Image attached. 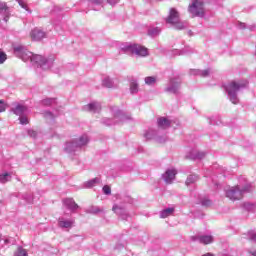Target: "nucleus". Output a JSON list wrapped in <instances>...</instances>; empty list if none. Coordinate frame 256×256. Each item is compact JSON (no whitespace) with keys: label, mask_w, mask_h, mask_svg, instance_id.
<instances>
[{"label":"nucleus","mask_w":256,"mask_h":256,"mask_svg":"<svg viewBox=\"0 0 256 256\" xmlns=\"http://www.w3.org/2000/svg\"><path fill=\"white\" fill-rule=\"evenodd\" d=\"M249 253H250V255H252V256H256V250H249Z\"/></svg>","instance_id":"nucleus-50"},{"label":"nucleus","mask_w":256,"mask_h":256,"mask_svg":"<svg viewBox=\"0 0 256 256\" xmlns=\"http://www.w3.org/2000/svg\"><path fill=\"white\" fill-rule=\"evenodd\" d=\"M101 184V178L96 177L91 180H88L83 183V188L84 189H91L92 187H95L97 185Z\"/></svg>","instance_id":"nucleus-19"},{"label":"nucleus","mask_w":256,"mask_h":256,"mask_svg":"<svg viewBox=\"0 0 256 256\" xmlns=\"http://www.w3.org/2000/svg\"><path fill=\"white\" fill-rule=\"evenodd\" d=\"M14 256H29V254L27 253V250H25V248L19 246L14 253Z\"/></svg>","instance_id":"nucleus-30"},{"label":"nucleus","mask_w":256,"mask_h":256,"mask_svg":"<svg viewBox=\"0 0 256 256\" xmlns=\"http://www.w3.org/2000/svg\"><path fill=\"white\" fill-rule=\"evenodd\" d=\"M211 125H219V123L214 122L213 120L210 121Z\"/></svg>","instance_id":"nucleus-51"},{"label":"nucleus","mask_w":256,"mask_h":256,"mask_svg":"<svg viewBox=\"0 0 256 256\" xmlns=\"http://www.w3.org/2000/svg\"><path fill=\"white\" fill-rule=\"evenodd\" d=\"M74 225L75 219L73 218L60 217L58 219V227H60V229H73Z\"/></svg>","instance_id":"nucleus-11"},{"label":"nucleus","mask_w":256,"mask_h":256,"mask_svg":"<svg viewBox=\"0 0 256 256\" xmlns=\"http://www.w3.org/2000/svg\"><path fill=\"white\" fill-rule=\"evenodd\" d=\"M112 113L114 115V120L111 118H104L102 120V123L104 125H107L108 127L111 125H117L127 119V116L125 115V113H123V111L117 109V107L112 108Z\"/></svg>","instance_id":"nucleus-7"},{"label":"nucleus","mask_w":256,"mask_h":256,"mask_svg":"<svg viewBox=\"0 0 256 256\" xmlns=\"http://www.w3.org/2000/svg\"><path fill=\"white\" fill-rule=\"evenodd\" d=\"M28 135H29V137H32L33 139H35V137H37V131L28 130Z\"/></svg>","instance_id":"nucleus-44"},{"label":"nucleus","mask_w":256,"mask_h":256,"mask_svg":"<svg viewBox=\"0 0 256 256\" xmlns=\"http://www.w3.org/2000/svg\"><path fill=\"white\" fill-rule=\"evenodd\" d=\"M212 73H213V70L211 68H208L205 70H199V69L190 70L191 75H198L199 77H210Z\"/></svg>","instance_id":"nucleus-17"},{"label":"nucleus","mask_w":256,"mask_h":256,"mask_svg":"<svg viewBox=\"0 0 256 256\" xmlns=\"http://www.w3.org/2000/svg\"><path fill=\"white\" fill-rule=\"evenodd\" d=\"M106 3H108V5H111V7H115V5L119 3V0H106Z\"/></svg>","instance_id":"nucleus-43"},{"label":"nucleus","mask_w":256,"mask_h":256,"mask_svg":"<svg viewBox=\"0 0 256 256\" xmlns=\"http://www.w3.org/2000/svg\"><path fill=\"white\" fill-rule=\"evenodd\" d=\"M112 211H114L116 215H120L122 219H127L129 217V215L125 213V208H123L122 206H118L117 204L113 206Z\"/></svg>","instance_id":"nucleus-22"},{"label":"nucleus","mask_w":256,"mask_h":256,"mask_svg":"<svg viewBox=\"0 0 256 256\" xmlns=\"http://www.w3.org/2000/svg\"><path fill=\"white\" fill-rule=\"evenodd\" d=\"M144 137L148 141L151 139H155V141H157V143H165V141L167 140L166 136H162V137L159 136V132L154 129H149L146 133H144Z\"/></svg>","instance_id":"nucleus-9"},{"label":"nucleus","mask_w":256,"mask_h":256,"mask_svg":"<svg viewBox=\"0 0 256 256\" xmlns=\"http://www.w3.org/2000/svg\"><path fill=\"white\" fill-rule=\"evenodd\" d=\"M248 238L250 239V241H254V243H256V231L248 232Z\"/></svg>","instance_id":"nucleus-37"},{"label":"nucleus","mask_w":256,"mask_h":256,"mask_svg":"<svg viewBox=\"0 0 256 256\" xmlns=\"http://www.w3.org/2000/svg\"><path fill=\"white\" fill-rule=\"evenodd\" d=\"M14 54L19 59H22L24 63L30 62L34 67H37L40 69H43L44 71H48V69H51L53 67V58H45L41 55H35L25 46L18 45L14 47Z\"/></svg>","instance_id":"nucleus-1"},{"label":"nucleus","mask_w":256,"mask_h":256,"mask_svg":"<svg viewBox=\"0 0 256 256\" xmlns=\"http://www.w3.org/2000/svg\"><path fill=\"white\" fill-rule=\"evenodd\" d=\"M201 204L203 207H209V205H211V200H202Z\"/></svg>","instance_id":"nucleus-47"},{"label":"nucleus","mask_w":256,"mask_h":256,"mask_svg":"<svg viewBox=\"0 0 256 256\" xmlns=\"http://www.w3.org/2000/svg\"><path fill=\"white\" fill-rule=\"evenodd\" d=\"M157 123L159 129H169V127H171V120L166 117L158 118Z\"/></svg>","instance_id":"nucleus-20"},{"label":"nucleus","mask_w":256,"mask_h":256,"mask_svg":"<svg viewBox=\"0 0 256 256\" xmlns=\"http://www.w3.org/2000/svg\"><path fill=\"white\" fill-rule=\"evenodd\" d=\"M251 191H253L251 184H246L244 187L239 185L229 187L225 190V193L230 201H240V199H243L245 193H251Z\"/></svg>","instance_id":"nucleus-3"},{"label":"nucleus","mask_w":256,"mask_h":256,"mask_svg":"<svg viewBox=\"0 0 256 256\" xmlns=\"http://www.w3.org/2000/svg\"><path fill=\"white\" fill-rule=\"evenodd\" d=\"M121 51L131 53V55H137L138 57H147V55H149L147 48L139 44H122Z\"/></svg>","instance_id":"nucleus-5"},{"label":"nucleus","mask_w":256,"mask_h":256,"mask_svg":"<svg viewBox=\"0 0 256 256\" xmlns=\"http://www.w3.org/2000/svg\"><path fill=\"white\" fill-rule=\"evenodd\" d=\"M247 85H249V82L247 80H232L227 84H224L223 87L231 103L237 105V103H239V91L245 89Z\"/></svg>","instance_id":"nucleus-2"},{"label":"nucleus","mask_w":256,"mask_h":256,"mask_svg":"<svg viewBox=\"0 0 256 256\" xmlns=\"http://www.w3.org/2000/svg\"><path fill=\"white\" fill-rule=\"evenodd\" d=\"M175 213V208H166L160 212L161 219H167V217H171Z\"/></svg>","instance_id":"nucleus-23"},{"label":"nucleus","mask_w":256,"mask_h":256,"mask_svg":"<svg viewBox=\"0 0 256 256\" xmlns=\"http://www.w3.org/2000/svg\"><path fill=\"white\" fill-rule=\"evenodd\" d=\"M11 111H12V113H14V115L21 117L23 115H27L29 110L27 109V106H25V105L16 104L15 107H13L11 109Z\"/></svg>","instance_id":"nucleus-15"},{"label":"nucleus","mask_w":256,"mask_h":256,"mask_svg":"<svg viewBox=\"0 0 256 256\" xmlns=\"http://www.w3.org/2000/svg\"><path fill=\"white\" fill-rule=\"evenodd\" d=\"M87 213H92V214H97V213H101V210L99 209L98 206H91L87 209Z\"/></svg>","instance_id":"nucleus-32"},{"label":"nucleus","mask_w":256,"mask_h":256,"mask_svg":"<svg viewBox=\"0 0 256 256\" xmlns=\"http://www.w3.org/2000/svg\"><path fill=\"white\" fill-rule=\"evenodd\" d=\"M0 15H9V7L5 2H0Z\"/></svg>","instance_id":"nucleus-26"},{"label":"nucleus","mask_w":256,"mask_h":256,"mask_svg":"<svg viewBox=\"0 0 256 256\" xmlns=\"http://www.w3.org/2000/svg\"><path fill=\"white\" fill-rule=\"evenodd\" d=\"M43 105L49 106L53 105L55 103V99L53 98H47L42 101Z\"/></svg>","instance_id":"nucleus-34"},{"label":"nucleus","mask_w":256,"mask_h":256,"mask_svg":"<svg viewBox=\"0 0 256 256\" xmlns=\"http://www.w3.org/2000/svg\"><path fill=\"white\" fill-rule=\"evenodd\" d=\"M19 121L21 125H27L29 123V119L25 115L19 116Z\"/></svg>","instance_id":"nucleus-35"},{"label":"nucleus","mask_w":256,"mask_h":256,"mask_svg":"<svg viewBox=\"0 0 256 256\" xmlns=\"http://www.w3.org/2000/svg\"><path fill=\"white\" fill-rule=\"evenodd\" d=\"M175 175H177V170L175 168H170L162 175V179L167 183V185H171V183L175 181Z\"/></svg>","instance_id":"nucleus-13"},{"label":"nucleus","mask_w":256,"mask_h":256,"mask_svg":"<svg viewBox=\"0 0 256 256\" xmlns=\"http://www.w3.org/2000/svg\"><path fill=\"white\" fill-rule=\"evenodd\" d=\"M30 37L32 41H41V39H45L47 37V33L45 31L41 30V28H34L30 32Z\"/></svg>","instance_id":"nucleus-14"},{"label":"nucleus","mask_w":256,"mask_h":256,"mask_svg":"<svg viewBox=\"0 0 256 256\" xmlns=\"http://www.w3.org/2000/svg\"><path fill=\"white\" fill-rule=\"evenodd\" d=\"M240 28H241V29H245V24H241V25H240Z\"/></svg>","instance_id":"nucleus-54"},{"label":"nucleus","mask_w":256,"mask_h":256,"mask_svg":"<svg viewBox=\"0 0 256 256\" xmlns=\"http://www.w3.org/2000/svg\"><path fill=\"white\" fill-rule=\"evenodd\" d=\"M166 23L173 25L174 28L178 30L185 29V27H187V22L181 21L179 11H177L175 8L170 9L169 15L166 18Z\"/></svg>","instance_id":"nucleus-6"},{"label":"nucleus","mask_w":256,"mask_h":256,"mask_svg":"<svg viewBox=\"0 0 256 256\" xmlns=\"http://www.w3.org/2000/svg\"><path fill=\"white\" fill-rule=\"evenodd\" d=\"M103 87H107L108 89H111L113 87V80L109 77H105L102 81Z\"/></svg>","instance_id":"nucleus-29"},{"label":"nucleus","mask_w":256,"mask_h":256,"mask_svg":"<svg viewBox=\"0 0 256 256\" xmlns=\"http://www.w3.org/2000/svg\"><path fill=\"white\" fill-rule=\"evenodd\" d=\"M244 207H245V209H247V211H255L256 205L247 202L244 204Z\"/></svg>","instance_id":"nucleus-33"},{"label":"nucleus","mask_w":256,"mask_h":256,"mask_svg":"<svg viewBox=\"0 0 256 256\" xmlns=\"http://www.w3.org/2000/svg\"><path fill=\"white\" fill-rule=\"evenodd\" d=\"M146 85H155L157 83V78L155 76H148L144 79Z\"/></svg>","instance_id":"nucleus-31"},{"label":"nucleus","mask_w":256,"mask_h":256,"mask_svg":"<svg viewBox=\"0 0 256 256\" xmlns=\"http://www.w3.org/2000/svg\"><path fill=\"white\" fill-rule=\"evenodd\" d=\"M91 3H93V5H101L103 7V5L107 3V0H91Z\"/></svg>","instance_id":"nucleus-38"},{"label":"nucleus","mask_w":256,"mask_h":256,"mask_svg":"<svg viewBox=\"0 0 256 256\" xmlns=\"http://www.w3.org/2000/svg\"><path fill=\"white\" fill-rule=\"evenodd\" d=\"M44 117H46V119H54L55 115L51 112H45Z\"/></svg>","instance_id":"nucleus-45"},{"label":"nucleus","mask_w":256,"mask_h":256,"mask_svg":"<svg viewBox=\"0 0 256 256\" xmlns=\"http://www.w3.org/2000/svg\"><path fill=\"white\" fill-rule=\"evenodd\" d=\"M63 205L66 206V208L69 209L70 211H77V209H79V205L75 203V200H73V198L64 199Z\"/></svg>","instance_id":"nucleus-18"},{"label":"nucleus","mask_w":256,"mask_h":256,"mask_svg":"<svg viewBox=\"0 0 256 256\" xmlns=\"http://www.w3.org/2000/svg\"><path fill=\"white\" fill-rule=\"evenodd\" d=\"M161 33V28L159 27H150L148 29V35L150 37H157V35H159Z\"/></svg>","instance_id":"nucleus-24"},{"label":"nucleus","mask_w":256,"mask_h":256,"mask_svg":"<svg viewBox=\"0 0 256 256\" xmlns=\"http://www.w3.org/2000/svg\"><path fill=\"white\" fill-rule=\"evenodd\" d=\"M87 143H89V136H87V134H83L78 139L66 142L64 151L69 155L77 153V151H81V147H85Z\"/></svg>","instance_id":"nucleus-4"},{"label":"nucleus","mask_w":256,"mask_h":256,"mask_svg":"<svg viewBox=\"0 0 256 256\" xmlns=\"http://www.w3.org/2000/svg\"><path fill=\"white\" fill-rule=\"evenodd\" d=\"M205 152H201L198 150H192L190 153L187 155L188 159H205Z\"/></svg>","instance_id":"nucleus-21"},{"label":"nucleus","mask_w":256,"mask_h":256,"mask_svg":"<svg viewBox=\"0 0 256 256\" xmlns=\"http://www.w3.org/2000/svg\"><path fill=\"white\" fill-rule=\"evenodd\" d=\"M73 239H74L75 241H77V239H78V240H79V243H82V242H83V237L78 236V235L74 236Z\"/></svg>","instance_id":"nucleus-48"},{"label":"nucleus","mask_w":256,"mask_h":256,"mask_svg":"<svg viewBox=\"0 0 256 256\" xmlns=\"http://www.w3.org/2000/svg\"><path fill=\"white\" fill-rule=\"evenodd\" d=\"M11 181V173L4 172L0 174V183H9Z\"/></svg>","instance_id":"nucleus-25"},{"label":"nucleus","mask_w":256,"mask_h":256,"mask_svg":"<svg viewBox=\"0 0 256 256\" xmlns=\"http://www.w3.org/2000/svg\"><path fill=\"white\" fill-rule=\"evenodd\" d=\"M179 89H181V80H179V78L170 79L168 86L166 87L167 93H179Z\"/></svg>","instance_id":"nucleus-10"},{"label":"nucleus","mask_w":256,"mask_h":256,"mask_svg":"<svg viewBox=\"0 0 256 256\" xmlns=\"http://www.w3.org/2000/svg\"><path fill=\"white\" fill-rule=\"evenodd\" d=\"M84 111H90V113H99L101 111V103L91 102L83 107Z\"/></svg>","instance_id":"nucleus-16"},{"label":"nucleus","mask_w":256,"mask_h":256,"mask_svg":"<svg viewBox=\"0 0 256 256\" xmlns=\"http://www.w3.org/2000/svg\"><path fill=\"white\" fill-rule=\"evenodd\" d=\"M4 61H7V54L0 50V65H2Z\"/></svg>","instance_id":"nucleus-39"},{"label":"nucleus","mask_w":256,"mask_h":256,"mask_svg":"<svg viewBox=\"0 0 256 256\" xmlns=\"http://www.w3.org/2000/svg\"><path fill=\"white\" fill-rule=\"evenodd\" d=\"M102 191H103L104 195H111V186L104 185L102 188Z\"/></svg>","instance_id":"nucleus-36"},{"label":"nucleus","mask_w":256,"mask_h":256,"mask_svg":"<svg viewBox=\"0 0 256 256\" xmlns=\"http://www.w3.org/2000/svg\"><path fill=\"white\" fill-rule=\"evenodd\" d=\"M139 91V84L136 81L130 83V93L135 95Z\"/></svg>","instance_id":"nucleus-28"},{"label":"nucleus","mask_w":256,"mask_h":256,"mask_svg":"<svg viewBox=\"0 0 256 256\" xmlns=\"http://www.w3.org/2000/svg\"><path fill=\"white\" fill-rule=\"evenodd\" d=\"M192 241L201 243L202 245H210L213 243L214 238L211 235H196L191 237Z\"/></svg>","instance_id":"nucleus-12"},{"label":"nucleus","mask_w":256,"mask_h":256,"mask_svg":"<svg viewBox=\"0 0 256 256\" xmlns=\"http://www.w3.org/2000/svg\"><path fill=\"white\" fill-rule=\"evenodd\" d=\"M24 199L27 201V203H33V196L31 195H25Z\"/></svg>","instance_id":"nucleus-46"},{"label":"nucleus","mask_w":256,"mask_h":256,"mask_svg":"<svg viewBox=\"0 0 256 256\" xmlns=\"http://www.w3.org/2000/svg\"><path fill=\"white\" fill-rule=\"evenodd\" d=\"M4 243H5V245H8L9 239H5V240H4Z\"/></svg>","instance_id":"nucleus-52"},{"label":"nucleus","mask_w":256,"mask_h":256,"mask_svg":"<svg viewBox=\"0 0 256 256\" xmlns=\"http://www.w3.org/2000/svg\"><path fill=\"white\" fill-rule=\"evenodd\" d=\"M126 201H128V203H131V198L126 197Z\"/></svg>","instance_id":"nucleus-53"},{"label":"nucleus","mask_w":256,"mask_h":256,"mask_svg":"<svg viewBox=\"0 0 256 256\" xmlns=\"http://www.w3.org/2000/svg\"><path fill=\"white\" fill-rule=\"evenodd\" d=\"M4 15L3 21H5V23H7V21H9V12L8 14H2Z\"/></svg>","instance_id":"nucleus-49"},{"label":"nucleus","mask_w":256,"mask_h":256,"mask_svg":"<svg viewBox=\"0 0 256 256\" xmlns=\"http://www.w3.org/2000/svg\"><path fill=\"white\" fill-rule=\"evenodd\" d=\"M189 53V50L187 48L183 50H176V55H187Z\"/></svg>","instance_id":"nucleus-42"},{"label":"nucleus","mask_w":256,"mask_h":256,"mask_svg":"<svg viewBox=\"0 0 256 256\" xmlns=\"http://www.w3.org/2000/svg\"><path fill=\"white\" fill-rule=\"evenodd\" d=\"M198 180H199V176H197L195 174L189 175L186 179V185L189 186Z\"/></svg>","instance_id":"nucleus-27"},{"label":"nucleus","mask_w":256,"mask_h":256,"mask_svg":"<svg viewBox=\"0 0 256 256\" xmlns=\"http://www.w3.org/2000/svg\"><path fill=\"white\" fill-rule=\"evenodd\" d=\"M188 11L192 14V17H205L203 0H193L189 5Z\"/></svg>","instance_id":"nucleus-8"},{"label":"nucleus","mask_w":256,"mask_h":256,"mask_svg":"<svg viewBox=\"0 0 256 256\" xmlns=\"http://www.w3.org/2000/svg\"><path fill=\"white\" fill-rule=\"evenodd\" d=\"M18 4L20 5V7H22V9H25L26 11H29V8L27 7V4L25 2H23V0H17Z\"/></svg>","instance_id":"nucleus-41"},{"label":"nucleus","mask_w":256,"mask_h":256,"mask_svg":"<svg viewBox=\"0 0 256 256\" xmlns=\"http://www.w3.org/2000/svg\"><path fill=\"white\" fill-rule=\"evenodd\" d=\"M6 109H7V105H5V102L3 100H0V113H4Z\"/></svg>","instance_id":"nucleus-40"}]
</instances>
